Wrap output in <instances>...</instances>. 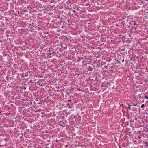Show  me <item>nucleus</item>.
<instances>
[{"mask_svg": "<svg viewBox=\"0 0 148 148\" xmlns=\"http://www.w3.org/2000/svg\"><path fill=\"white\" fill-rule=\"evenodd\" d=\"M67 37H66V38H67Z\"/></svg>", "mask_w": 148, "mask_h": 148, "instance_id": "25", "label": "nucleus"}, {"mask_svg": "<svg viewBox=\"0 0 148 148\" xmlns=\"http://www.w3.org/2000/svg\"><path fill=\"white\" fill-rule=\"evenodd\" d=\"M24 89L25 90H26V88L25 87L24 88Z\"/></svg>", "mask_w": 148, "mask_h": 148, "instance_id": "16", "label": "nucleus"}, {"mask_svg": "<svg viewBox=\"0 0 148 148\" xmlns=\"http://www.w3.org/2000/svg\"><path fill=\"white\" fill-rule=\"evenodd\" d=\"M104 67L105 68H107V66H104Z\"/></svg>", "mask_w": 148, "mask_h": 148, "instance_id": "13", "label": "nucleus"}, {"mask_svg": "<svg viewBox=\"0 0 148 148\" xmlns=\"http://www.w3.org/2000/svg\"><path fill=\"white\" fill-rule=\"evenodd\" d=\"M146 114H147V115H148V112H146Z\"/></svg>", "mask_w": 148, "mask_h": 148, "instance_id": "14", "label": "nucleus"}, {"mask_svg": "<svg viewBox=\"0 0 148 148\" xmlns=\"http://www.w3.org/2000/svg\"><path fill=\"white\" fill-rule=\"evenodd\" d=\"M124 59H123V60H122V62H124Z\"/></svg>", "mask_w": 148, "mask_h": 148, "instance_id": "20", "label": "nucleus"}, {"mask_svg": "<svg viewBox=\"0 0 148 148\" xmlns=\"http://www.w3.org/2000/svg\"><path fill=\"white\" fill-rule=\"evenodd\" d=\"M77 13H75V14H74L76 16H77Z\"/></svg>", "mask_w": 148, "mask_h": 148, "instance_id": "9", "label": "nucleus"}, {"mask_svg": "<svg viewBox=\"0 0 148 148\" xmlns=\"http://www.w3.org/2000/svg\"><path fill=\"white\" fill-rule=\"evenodd\" d=\"M134 119L136 120H137V118H136V117H135L134 118Z\"/></svg>", "mask_w": 148, "mask_h": 148, "instance_id": "10", "label": "nucleus"}, {"mask_svg": "<svg viewBox=\"0 0 148 148\" xmlns=\"http://www.w3.org/2000/svg\"><path fill=\"white\" fill-rule=\"evenodd\" d=\"M128 108L129 109H130V108H131V105L130 104H129L128 105Z\"/></svg>", "mask_w": 148, "mask_h": 148, "instance_id": "5", "label": "nucleus"}, {"mask_svg": "<svg viewBox=\"0 0 148 148\" xmlns=\"http://www.w3.org/2000/svg\"><path fill=\"white\" fill-rule=\"evenodd\" d=\"M93 68L90 66H89L88 68V70L89 71H92L93 70Z\"/></svg>", "mask_w": 148, "mask_h": 148, "instance_id": "2", "label": "nucleus"}, {"mask_svg": "<svg viewBox=\"0 0 148 148\" xmlns=\"http://www.w3.org/2000/svg\"><path fill=\"white\" fill-rule=\"evenodd\" d=\"M113 66H112V67H111V69H113Z\"/></svg>", "mask_w": 148, "mask_h": 148, "instance_id": "17", "label": "nucleus"}, {"mask_svg": "<svg viewBox=\"0 0 148 148\" xmlns=\"http://www.w3.org/2000/svg\"><path fill=\"white\" fill-rule=\"evenodd\" d=\"M123 104H121L120 105V106H123Z\"/></svg>", "mask_w": 148, "mask_h": 148, "instance_id": "11", "label": "nucleus"}, {"mask_svg": "<svg viewBox=\"0 0 148 148\" xmlns=\"http://www.w3.org/2000/svg\"><path fill=\"white\" fill-rule=\"evenodd\" d=\"M145 98H146V99H148V96H145Z\"/></svg>", "mask_w": 148, "mask_h": 148, "instance_id": "6", "label": "nucleus"}, {"mask_svg": "<svg viewBox=\"0 0 148 148\" xmlns=\"http://www.w3.org/2000/svg\"><path fill=\"white\" fill-rule=\"evenodd\" d=\"M68 105H69V103H68Z\"/></svg>", "mask_w": 148, "mask_h": 148, "instance_id": "26", "label": "nucleus"}, {"mask_svg": "<svg viewBox=\"0 0 148 148\" xmlns=\"http://www.w3.org/2000/svg\"><path fill=\"white\" fill-rule=\"evenodd\" d=\"M82 62L83 63L84 62V61H82Z\"/></svg>", "mask_w": 148, "mask_h": 148, "instance_id": "22", "label": "nucleus"}, {"mask_svg": "<svg viewBox=\"0 0 148 148\" xmlns=\"http://www.w3.org/2000/svg\"><path fill=\"white\" fill-rule=\"evenodd\" d=\"M146 146H148V143L147 144V145Z\"/></svg>", "mask_w": 148, "mask_h": 148, "instance_id": "19", "label": "nucleus"}, {"mask_svg": "<svg viewBox=\"0 0 148 148\" xmlns=\"http://www.w3.org/2000/svg\"><path fill=\"white\" fill-rule=\"evenodd\" d=\"M72 40H73L72 39H70V41H71Z\"/></svg>", "mask_w": 148, "mask_h": 148, "instance_id": "15", "label": "nucleus"}, {"mask_svg": "<svg viewBox=\"0 0 148 148\" xmlns=\"http://www.w3.org/2000/svg\"><path fill=\"white\" fill-rule=\"evenodd\" d=\"M145 105L144 104H142L141 105V108H143L145 107Z\"/></svg>", "mask_w": 148, "mask_h": 148, "instance_id": "4", "label": "nucleus"}, {"mask_svg": "<svg viewBox=\"0 0 148 148\" xmlns=\"http://www.w3.org/2000/svg\"><path fill=\"white\" fill-rule=\"evenodd\" d=\"M138 138L139 139H140V138H141V137H140V136H138Z\"/></svg>", "mask_w": 148, "mask_h": 148, "instance_id": "8", "label": "nucleus"}, {"mask_svg": "<svg viewBox=\"0 0 148 148\" xmlns=\"http://www.w3.org/2000/svg\"><path fill=\"white\" fill-rule=\"evenodd\" d=\"M83 59V58H81V59H79V60H82V59Z\"/></svg>", "mask_w": 148, "mask_h": 148, "instance_id": "12", "label": "nucleus"}, {"mask_svg": "<svg viewBox=\"0 0 148 148\" xmlns=\"http://www.w3.org/2000/svg\"><path fill=\"white\" fill-rule=\"evenodd\" d=\"M25 76H27V75H25Z\"/></svg>", "mask_w": 148, "mask_h": 148, "instance_id": "23", "label": "nucleus"}, {"mask_svg": "<svg viewBox=\"0 0 148 148\" xmlns=\"http://www.w3.org/2000/svg\"><path fill=\"white\" fill-rule=\"evenodd\" d=\"M69 102H71V99H70L69 100Z\"/></svg>", "mask_w": 148, "mask_h": 148, "instance_id": "18", "label": "nucleus"}, {"mask_svg": "<svg viewBox=\"0 0 148 148\" xmlns=\"http://www.w3.org/2000/svg\"><path fill=\"white\" fill-rule=\"evenodd\" d=\"M88 0H83V3H84V2L86 1H88Z\"/></svg>", "mask_w": 148, "mask_h": 148, "instance_id": "7", "label": "nucleus"}, {"mask_svg": "<svg viewBox=\"0 0 148 148\" xmlns=\"http://www.w3.org/2000/svg\"><path fill=\"white\" fill-rule=\"evenodd\" d=\"M75 10L73 11L74 12H75Z\"/></svg>", "mask_w": 148, "mask_h": 148, "instance_id": "24", "label": "nucleus"}, {"mask_svg": "<svg viewBox=\"0 0 148 148\" xmlns=\"http://www.w3.org/2000/svg\"><path fill=\"white\" fill-rule=\"evenodd\" d=\"M134 26H133V27H132L133 28H134Z\"/></svg>", "mask_w": 148, "mask_h": 148, "instance_id": "21", "label": "nucleus"}, {"mask_svg": "<svg viewBox=\"0 0 148 148\" xmlns=\"http://www.w3.org/2000/svg\"><path fill=\"white\" fill-rule=\"evenodd\" d=\"M120 64V61H117V62L115 63V64Z\"/></svg>", "mask_w": 148, "mask_h": 148, "instance_id": "3", "label": "nucleus"}, {"mask_svg": "<svg viewBox=\"0 0 148 148\" xmlns=\"http://www.w3.org/2000/svg\"><path fill=\"white\" fill-rule=\"evenodd\" d=\"M56 54V52H53L52 53H49V55H50L49 57H53V56H55Z\"/></svg>", "mask_w": 148, "mask_h": 148, "instance_id": "1", "label": "nucleus"}]
</instances>
